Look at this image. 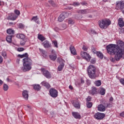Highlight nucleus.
Returning a JSON list of instances; mask_svg holds the SVG:
<instances>
[{
  "label": "nucleus",
  "instance_id": "46",
  "mask_svg": "<svg viewBox=\"0 0 124 124\" xmlns=\"http://www.w3.org/2000/svg\"><path fill=\"white\" fill-rule=\"evenodd\" d=\"M82 16L80 15H78L76 16V19H78L80 20V19H82Z\"/></svg>",
  "mask_w": 124,
  "mask_h": 124
},
{
  "label": "nucleus",
  "instance_id": "7",
  "mask_svg": "<svg viewBox=\"0 0 124 124\" xmlns=\"http://www.w3.org/2000/svg\"><path fill=\"white\" fill-rule=\"evenodd\" d=\"M49 93L52 97L56 98L58 96V91L54 88L50 89Z\"/></svg>",
  "mask_w": 124,
  "mask_h": 124
},
{
  "label": "nucleus",
  "instance_id": "53",
  "mask_svg": "<svg viewBox=\"0 0 124 124\" xmlns=\"http://www.w3.org/2000/svg\"><path fill=\"white\" fill-rule=\"evenodd\" d=\"M54 31H60V29L58 27H55L54 28Z\"/></svg>",
  "mask_w": 124,
  "mask_h": 124
},
{
  "label": "nucleus",
  "instance_id": "29",
  "mask_svg": "<svg viewBox=\"0 0 124 124\" xmlns=\"http://www.w3.org/2000/svg\"><path fill=\"white\" fill-rule=\"evenodd\" d=\"M7 33L8 34H14V30L11 29H9L7 30Z\"/></svg>",
  "mask_w": 124,
  "mask_h": 124
},
{
  "label": "nucleus",
  "instance_id": "10",
  "mask_svg": "<svg viewBox=\"0 0 124 124\" xmlns=\"http://www.w3.org/2000/svg\"><path fill=\"white\" fill-rule=\"evenodd\" d=\"M50 60L55 61L57 59V55H56V51L53 49L51 51V54L49 56Z\"/></svg>",
  "mask_w": 124,
  "mask_h": 124
},
{
  "label": "nucleus",
  "instance_id": "27",
  "mask_svg": "<svg viewBox=\"0 0 124 124\" xmlns=\"http://www.w3.org/2000/svg\"><path fill=\"white\" fill-rule=\"evenodd\" d=\"M38 39H39V40H41V41L42 42L44 41V40L46 39L45 37H44V36H43V35L41 34L38 35Z\"/></svg>",
  "mask_w": 124,
  "mask_h": 124
},
{
  "label": "nucleus",
  "instance_id": "38",
  "mask_svg": "<svg viewBox=\"0 0 124 124\" xmlns=\"http://www.w3.org/2000/svg\"><path fill=\"white\" fill-rule=\"evenodd\" d=\"M8 85H7V84H5L3 85V89L4 90V91H7V90H8Z\"/></svg>",
  "mask_w": 124,
  "mask_h": 124
},
{
  "label": "nucleus",
  "instance_id": "40",
  "mask_svg": "<svg viewBox=\"0 0 124 124\" xmlns=\"http://www.w3.org/2000/svg\"><path fill=\"white\" fill-rule=\"evenodd\" d=\"M1 56H2L4 59H6V52L5 51H2L1 52Z\"/></svg>",
  "mask_w": 124,
  "mask_h": 124
},
{
  "label": "nucleus",
  "instance_id": "48",
  "mask_svg": "<svg viewBox=\"0 0 124 124\" xmlns=\"http://www.w3.org/2000/svg\"><path fill=\"white\" fill-rule=\"evenodd\" d=\"M91 100H92V97L89 96L87 98V99H86V101H87V102H89L91 101Z\"/></svg>",
  "mask_w": 124,
  "mask_h": 124
},
{
  "label": "nucleus",
  "instance_id": "44",
  "mask_svg": "<svg viewBox=\"0 0 124 124\" xmlns=\"http://www.w3.org/2000/svg\"><path fill=\"white\" fill-rule=\"evenodd\" d=\"M49 117L50 118H53V117H55V113H54V112L53 111L50 112Z\"/></svg>",
  "mask_w": 124,
  "mask_h": 124
},
{
  "label": "nucleus",
  "instance_id": "3",
  "mask_svg": "<svg viewBox=\"0 0 124 124\" xmlns=\"http://www.w3.org/2000/svg\"><path fill=\"white\" fill-rule=\"evenodd\" d=\"M87 72L89 78L95 79L97 77L96 75V68L93 65H90L87 68Z\"/></svg>",
  "mask_w": 124,
  "mask_h": 124
},
{
  "label": "nucleus",
  "instance_id": "55",
  "mask_svg": "<svg viewBox=\"0 0 124 124\" xmlns=\"http://www.w3.org/2000/svg\"><path fill=\"white\" fill-rule=\"evenodd\" d=\"M121 117H123L124 118V112H122L121 113H120Z\"/></svg>",
  "mask_w": 124,
  "mask_h": 124
},
{
  "label": "nucleus",
  "instance_id": "58",
  "mask_svg": "<svg viewBox=\"0 0 124 124\" xmlns=\"http://www.w3.org/2000/svg\"><path fill=\"white\" fill-rule=\"evenodd\" d=\"M114 100V99L113 98V97H111L109 98V101H113Z\"/></svg>",
  "mask_w": 124,
  "mask_h": 124
},
{
  "label": "nucleus",
  "instance_id": "12",
  "mask_svg": "<svg viewBox=\"0 0 124 124\" xmlns=\"http://www.w3.org/2000/svg\"><path fill=\"white\" fill-rule=\"evenodd\" d=\"M43 45L45 48H51L52 45L48 41H45L43 43Z\"/></svg>",
  "mask_w": 124,
  "mask_h": 124
},
{
  "label": "nucleus",
  "instance_id": "42",
  "mask_svg": "<svg viewBox=\"0 0 124 124\" xmlns=\"http://www.w3.org/2000/svg\"><path fill=\"white\" fill-rule=\"evenodd\" d=\"M52 43H53L55 47H56V48H58V42H57V41H53Z\"/></svg>",
  "mask_w": 124,
  "mask_h": 124
},
{
  "label": "nucleus",
  "instance_id": "19",
  "mask_svg": "<svg viewBox=\"0 0 124 124\" xmlns=\"http://www.w3.org/2000/svg\"><path fill=\"white\" fill-rule=\"evenodd\" d=\"M8 20H12V21H15L16 20V16L14 14H12V15L9 16L7 17Z\"/></svg>",
  "mask_w": 124,
  "mask_h": 124
},
{
  "label": "nucleus",
  "instance_id": "5",
  "mask_svg": "<svg viewBox=\"0 0 124 124\" xmlns=\"http://www.w3.org/2000/svg\"><path fill=\"white\" fill-rule=\"evenodd\" d=\"M80 56L83 59L86 60L87 62H90V61H91V56H90V54L87 53V52L81 51L80 52Z\"/></svg>",
  "mask_w": 124,
  "mask_h": 124
},
{
  "label": "nucleus",
  "instance_id": "17",
  "mask_svg": "<svg viewBox=\"0 0 124 124\" xmlns=\"http://www.w3.org/2000/svg\"><path fill=\"white\" fill-rule=\"evenodd\" d=\"M74 106L77 109H80V107H81V103L78 101H76L74 103Z\"/></svg>",
  "mask_w": 124,
  "mask_h": 124
},
{
  "label": "nucleus",
  "instance_id": "52",
  "mask_svg": "<svg viewBox=\"0 0 124 124\" xmlns=\"http://www.w3.org/2000/svg\"><path fill=\"white\" fill-rule=\"evenodd\" d=\"M61 61H62V59H61V58H58L57 59V62H59V63H61Z\"/></svg>",
  "mask_w": 124,
  "mask_h": 124
},
{
  "label": "nucleus",
  "instance_id": "28",
  "mask_svg": "<svg viewBox=\"0 0 124 124\" xmlns=\"http://www.w3.org/2000/svg\"><path fill=\"white\" fill-rule=\"evenodd\" d=\"M96 55H97V57L100 58V59H103V54H102V53L99 51H97V52H96Z\"/></svg>",
  "mask_w": 124,
  "mask_h": 124
},
{
  "label": "nucleus",
  "instance_id": "37",
  "mask_svg": "<svg viewBox=\"0 0 124 124\" xmlns=\"http://www.w3.org/2000/svg\"><path fill=\"white\" fill-rule=\"evenodd\" d=\"M38 20V18H37V16H33L31 19L32 21H33L34 22H35L36 23H37Z\"/></svg>",
  "mask_w": 124,
  "mask_h": 124
},
{
  "label": "nucleus",
  "instance_id": "54",
  "mask_svg": "<svg viewBox=\"0 0 124 124\" xmlns=\"http://www.w3.org/2000/svg\"><path fill=\"white\" fill-rule=\"evenodd\" d=\"M91 63H95V60H94V59H92L91 61Z\"/></svg>",
  "mask_w": 124,
  "mask_h": 124
},
{
  "label": "nucleus",
  "instance_id": "50",
  "mask_svg": "<svg viewBox=\"0 0 124 124\" xmlns=\"http://www.w3.org/2000/svg\"><path fill=\"white\" fill-rule=\"evenodd\" d=\"M82 49L83 51H87L88 50V47L85 46H83L82 47Z\"/></svg>",
  "mask_w": 124,
  "mask_h": 124
},
{
  "label": "nucleus",
  "instance_id": "59",
  "mask_svg": "<svg viewBox=\"0 0 124 124\" xmlns=\"http://www.w3.org/2000/svg\"><path fill=\"white\" fill-rule=\"evenodd\" d=\"M69 89H70V90H73V87H72V86L70 85L69 86Z\"/></svg>",
  "mask_w": 124,
  "mask_h": 124
},
{
  "label": "nucleus",
  "instance_id": "63",
  "mask_svg": "<svg viewBox=\"0 0 124 124\" xmlns=\"http://www.w3.org/2000/svg\"><path fill=\"white\" fill-rule=\"evenodd\" d=\"M43 111H44V112H46L45 108H44V109H43Z\"/></svg>",
  "mask_w": 124,
  "mask_h": 124
},
{
  "label": "nucleus",
  "instance_id": "26",
  "mask_svg": "<svg viewBox=\"0 0 124 124\" xmlns=\"http://www.w3.org/2000/svg\"><path fill=\"white\" fill-rule=\"evenodd\" d=\"M33 88L34 90H36V91H40V89H41V87H40L39 84H35L34 85Z\"/></svg>",
  "mask_w": 124,
  "mask_h": 124
},
{
  "label": "nucleus",
  "instance_id": "22",
  "mask_svg": "<svg viewBox=\"0 0 124 124\" xmlns=\"http://www.w3.org/2000/svg\"><path fill=\"white\" fill-rule=\"evenodd\" d=\"M16 37L19 39L24 40L26 38V36L23 34H17Z\"/></svg>",
  "mask_w": 124,
  "mask_h": 124
},
{
  "label": "nucleus",
  "instance_id": "43",
  "mask_svg": "<svg viewBox=\"0 0 124 124\" xmlns=\"http://www.w3.org/2000/svg\"><path fill=\"white\" fill-rule=\"evenodd\" d=\"M73 5H74V6H79V5H80V3L78 2H75L73 3Z\"/></svg>",
  "mask_w": 124,
  "mask_h": 124
},
{
  "label": "nucleus",
  "instance_id": "36",
  "mask_svg": "<svg viewBox=\"0 0 124 124\" xmlns=\"http://www.w3.org/2000/svg\"><path fill=\"white\" fill-rule=\"evenodd\" d=\"M68 24H69L70 25H73V24H74V20H73L71 18H69L68 20Z\"/></svg>",
  "mask_w": 124,
  "mask_h": 124
},
{
  "label": "nucleus",
  "instance_id": "45",
  "mask_svg": "<svg viewBox=\"0 0 124 124\" xmlns=\"http://www.w3.org/2000/svg\"><path fill=\"white\" fill-rule=\"evenodd\" d=\"M25 50V49L23 47H18L17 48V51L18 52H23V51H24Z\"/></svg>",
  "mask_w": 124,
  "mask_h": 124
},
{
  "label": "nucleus",
  "instance_id": "24",
  "mask_svg": "<svg viewBox=\"0 0 124 124\" xmlns=\"http://www.w3.org/2000/svg\"><path fill=\"white\" fill-rule=\"evenodd\" d=\"M88 9L79 10L78 11V13H79L80 14H86V13H88Z\"/></svg>",
  "mask_w": 124,
  "mask_h": 124
},
{
  "label": "nucleus",
  "instance_id": "47",
  "mask_svg": "<svg viewBox=\"0 0 124 124\" xmlns=\"http://www.w3.org/2000/svg\"><path fill=\"white\" fill-rule=\"evenodd\" d=\"M90 34H95V33H96V32H95V31L93 30H91L90 31Z\"/></svg>",
  "mask_w": 124,
  "mask_h": 124
},
{
  "label": "nucleus",
  "instance_id": "60",
  "mask_svg": "<svg viewBox=\"0 0 124 124\" xmlns=\"http://www.w3.org/2000/svg\"><path fill=\"white\" fill-rule=\"evenodd\" d=\"M93 53H94V54H96V52H97V51H96V50H94V49H93L92 50Z\"/></svg>",
  "mask_w": 124,
  "mask_h": 124
},
{
  "label": "nucleus",
  "instance_id": "39",
  "mask_svg": "<svg viewBox=\"0 0 124 124\" xmlns=\"http://www.w3.org/2000/svg\"><path fill=\"white\" fill-rule=\"evenodd\" d=\"M20 44L21 46H24V45H25V44H26V40L24 39L22 40V41H21Z\"/></svg>",
  "mask_w": 124,
  "mask_h": 124
},
{
  "label": "nucleus",
  "instance_id": "35",
  "mask_svg": "<svg viewBox=\"0 0 124 124\" xmlns=\"http://www.w3.org/2000/svg\"><path fill=\"white\" fill-rule=\"evenodd\" d=\"M17 26H18V29H23L25 28V25L22 23L18 24Z\"/></svg>",
  "mask_w": 124,
  "mask_h": 124
},
{
  "label": "nucleus",
  "instance_id": "1",
  "mask_svg": "<svg viewBox=\"0 0 124 124\" xmlns=\"http://www.w3.org/2000/svg\"><path fill=\"white\" fill-rule=\"evenodd\" d=\"M108 53L109 55H115V61H120L124 55V43L122 41H117V45L109 44L107 46Z\"/></svg>",
  "mask_w": 124,
  "mask_h": 124
},
{
  "label": "nucleus",
  "instance_id": "2",
  "mask_svg": "<svg viewBox=\"0 0 124 124\" xmlns=\"http://www.w3.org/2000/svg\"><path fill=\"white\" fill-rule=\"evenodd\" d=\"M18 57H20L21 59L24 58L22 60L23 67L21 69L24 72L26 71H30L31 69V65H32V60L29 58V54L28 53H25L22 55H18Z\"/></svg>",
  "mask_w": 124,
  "mask_h": 124
},
{
  "label": "nucleus",
  "instance_id": "62",
  "mask_svg": "<svg viewBox=\"0 0 124 124\" xmlns=\"http://www.w3.org/2000/svg\"><path fill=\"white\" fill-rule=\"evenodd\" d=\"M103 1H104L105 2H106V1H108V0H103Z\"/></svg>",
  "mask_w": 124,
  "mask_h": 124
},
{
  "label": "nucleus",
  "instance_id": "6",
  "mask_svg": "<svg viewBox=\"0 0 124 124\" xmlns=\"http://www.w3.org/2000/svg\"><path fill=\"white\" fill-rule=\"evenodd\" d=\"M104 105L100 104L98 105V110L100 112H104L106 110V108H107L109 106V104H104Z\"/></svg>",
  "mask_w": 124,
  "mask_h": 124
},
{
  "label": "nucleus",
  "instance_id": "4",
  "mask_svg": "<svg viewBox=\"0 0 124 124\" xmlns=\"http://www.w3.org/2000/svg\"><path fill=\"white\" fill-rule=\"evenodd\" d=\"M98 24L101 29H107L108 26L111 25V21L109 19H103L101 21H98Z\"/></svg>",
  "mask_w": 124,
  "mask_h": 124
},
{
  "label": "nucleus",
  "instance_id": "33",
  "mask_svg": "<svg viewBox=\"0 0 124 124\" xmlns=\"http://www.w3.org/2000/svg\"><path fill=\"white\" fill-rule=\"evenodd\" d=\"M87 108H92L93 107V103L87 102L86 103Z\"/></svg>",
  "mask_w": 124,
  "mask_h": 124
},
{
  "label": "nucleus",
  "instance_id": "20",
  "mask_svg": "<svg viewBox=\"0 0 124 124\" xmlns=\"http://www.w3.org/2000/svg\"><path fill=\"white\" fill-rule=\"evenodd\" d=\"M48 3H49V4H50L51 6H53V7H58V4L54 2L53 0H48Z\"/></svg>",
  "mask_w": 124,
  "mask_h": 124
},
{
  "label": "nucleus",
  "instance_id": "13",
  "mask_svg": "<svg viewBox=\"0 0 124 124\" xmlns=\"http://www.w3.org/2000/svg\"><path fill=\"white\" fill-rule=\"evenodd\" d=\"M117 5L120 6L122 13L124 14V1L119 2L118 3H117Z\"/></svg>",
  "mask_w": 124,
  "mask_h": 124
},
{
  "label": "nucleus",
  "instance_id": "9",
  "mask_svg": "<svg viewBox=\"0 0 124 124\" xmlns=\"http://www.w3.org/2000/svg\"><path fill=\"white\" fill-rule=\"evenodd\" d=\"M105 117V114L100 112L96 113L94 114V118L96 120H102Z\"/></svg>",
  "mask_w": 124,
  "mask_h": 124
},
{
  "label": "nucleus",
  "instance_id": "25",
  "mask_svg": "<svg viewBox=\"0 0 124 124\" xmlns=\"http://www.w3.org/2000/svg\"><path fill=\"white\" fill-rule=\"evenodd\" d=\"M13 36L12 35H8L6 37V41L8 42V43H11V42L12 41V37Z\"/></svg>",
  "mask_w": 124,
  "mask_h": 124
},
{
  "label": "nucleus",
  "instance_id": "32",
  "mask_svg": "<svg viewBox=\"0 0 124 124\" xmlns=\"http://www.w3.org/2000/svg\"><path fill=\"white\" fill-rule=\"evenodd\" d=\"M94 84L95 85H96L97 87H99L100 86H101V80L96 81H95Z\"/></svg>",
  "mask_w": 124,
  "mask_h": 124
},
{
  "label": "nucleus",
  "instance_id": "34",
  "mask_svg": "<svg viewBox=\"0 0 124 124\" xmlns=\"http://www.w3.org/2000/svg\"><path fill=\"white\" fill-rule=\"evenodd\" d=\"M105 91H106L105 89H104V88L101 89L100 91V93L101 95H104V94H105Z\"/></svg>",
  "mask_w": 124,
  "mask_h": 124
},
{
  "label": "nucleus",
  "instance_id": "61",
  "mask_svg": "<svg viewBox=\"0 0 124 124\" xmlns=\"http://www.w3.org/2000/svg\"><path fill=\"white\" fill-rule=\"evenodd\" d=\"M73 8L71 7H68V9H69V10H71V9H73Z\"/></svg>",
  "mask_w": 124,
  "mask_h": 124
},
{
  "label": "nucleus",
  "instance_id": "23",
  "mask_svg": "<svg viewBox=\"0 0 124 124\" xmlns=\"http://www.w3.org/2000/svg\"><path fill=\"white\" fill-rule=\"evenodd\" d=\"M39 51L42 54V56L45 58L47 57V52L46 51L43 50V49L39 48Z\"/></svg>",
  "mask_w": 124,
  "mask_h": 124
},
{
  "label": "nucleus",
  "instance_id": "57",
  "mask_svg": "<svg viewBox=\"0 0 124 124\" xmlns=\"http://www.w3.org/2000/svg\"><path fill=\"white\" fill-rule=\"evenodd\" d=\"M2 84H3V81H2V80L0 79V86H1V85H2Z\"/></svg>",
  "mask_w": 124,
  "mask_h": 124
},
{
  "label": "nucleus",
  "instance_id": "56",
  "mask_svg": "<svg viewBox=\"0 0 124 124\" xmlns=\"http://www.w3.org/2000/svg\"><path fill=\"white\" fill-rule=\"evenodd\" d=\"M84 83H85V81L83 80V78H81L80 81V84H84Z\"/></svg>",
  "mask_w": 124,
  "mask_h": 124
},
{
  "label": "nucleus",
  "instance_id": "8",
  "mask_svg": "<svg viewBox=\"0 0 124 124\" xmlns=\"http://www.w3.org/2000/svg\"><path fill=\"white\" fill-rule=\"evenodd\" d=\"M41 71L42 72H43V75L45 77H46V78H47V79H50L51 78V74H50V72H49V71L44 68L41 69Z\"/></svg>",
  "mask_w": 124,
  "mask_h": 124
},
{
  "label": "nucleus",
  "instance_id": "15",
  "mask_svg": "<svg viewBox=\"0 0 124 124\" xmlns=\"http://www.w3.org/2000/svg\"><path fill=\"white\" fill-rule=\"evenodd\" d=\"M65 19V15L64 14H61L58 17L59 22H62Z\"/></svg>",
  "mask_w": 124,
  "mask_h": 124
},
{
  "label": "nucleus",
  "instance_id": "14",
  "mask_svg": "<svg viewBox=\"0 0 124 124\" xmlns=\"http://www.w3.org/2000/svg\"><path fill=\"white\" fill-rule=\"evenodd\" d=\"M69 49L72 55H77V52H76V49H75V47H74V46H70Z\"/></svg>",
  "mask_w": 124,
  "mask_h": 124
},
{
  "label": "nucleus",
  "instance_id": "16",
  "mask_svg": "<svg viewBox=\"0 0 124 124\" xmlns=\"http://www.w3.org/2000/svg\"><path fill=\"white\" fill-rule=\"evenodd\" d=\"M72 115L75 119H81V115L78 112H73Z\"/></svg>",
  "mask_w": 124,
  "mask_h": 124
},
{
  "label": "nucleus",
  "instance_id": "64",
  "mask_svg": "<svg viewBox=\"0 0 124 124\" xmlns=\"http://www.w3.org/2000/svg\"><path fill=\"white\" fill-rule=\"evenodd\" d=\"M78 86H80L81 85V83H78Z\"/></svg>",
  "mask_w": 124,
  "mask_h": 124
},
{
  "label": "nucleus",
  "instance_id": "41",
  "mask_svg": "<svg viewBox=\"0 0 124 124\" xmlns=\"http://www.w3.org/2000/svg\"><path fill=\"white\" fill-rule=\"evenodd\" d=\"M20 14H21V12H20V11L16 10V18H18V16H20Z\"/></svg>",
  "mask_w": 124,
  "mask_h": 124
},
{
  "label": "nucleus",
  "instance_id": "30",
  "mask_svg": "<svg viewBox=\"0 0 124 124\" xmlns=\"http://www.w3.org/2000/svg\"><path fill=\"white\" fill-rule=\"evenodd\" d=\"M91 93L92 94H95L96 93V88L94 87H93L91 90Z\"/></svg>",
  "mask_w": 124,
  "mask_h": 124
},
{
  "label": "nucleus",
  "instance_id": "21",
  "mask_svg": "<svg viewBox=\"0 0 124 124\" xmlns=\"http://www.w3.org/2000/svg\"><path fill=\"white\" fill-rule=\"evenodd\" d=\"M42 84L43 86H44V87H46V89H49V88L51 87V86L49 85V83H48V82L45 81L42 82Z\"/></svg>",
  "mask_w": 124,
  "mask_h": 124
},
{
  "label": "nucleus",
  "instance_id": "51",
  "mask_svg": "<svg viewBox=\"0 0 124 124\" xmlns=\"http://www.w3.org/2000/svg\"><path fill=\"white\" fill-rule=\"evenodd\" d=\"M3 62V58L1 56H0V63H1Z\"/></svg>",
  "mask_w": 124,
  "mask_h": 124
},
{
  "label": "nucleus",
  "instance_id": "18",
  "mask_svg": "<svg viewBox=\"0 0 124 124\" xmlns=\"http://www.w3.org/2000/svg\"><path fill=\"white\" fill-rule=\"evenodd\" d=\"M118 25L120 28H123L124 26V22L123 18H119Z\"/></svg>",
  "mask_w": 124,
  "mask_h": 124
},
{
  "label": "nucleus",
  "instance_id": "31",
  "mask_svg": "<svg viewBox=\"0 0 124 124\" xmlns=\"http://www.w3.org/2000/svg\"><path fill=\"white\" fill-rule=\"evenodd\" d=\"M63 66H64V64H63V63L60 65L58 67V71H62V69L63 68Z\"/></svg>",
  "mask_w": 124,
  "mask_h": 124
},
{
  "label": "nucleus",
  "instance_id": "49",
  "mask_svg": "<svg viewBox=\"0 0 124 124\" xmlns=\"http://www.w3.org/2000/svg\"><path fill=\"white\" fill-rule=\"evenodd\" d=\"M120 82L122 85H124V78H121L120 79Z\"/></svg>",
  "mask_w": 124,
  "mask_h": 124
},
{
  "label": "nucleus",
  "instance_id": "11",
  "mask_svg": "<svg viewBox=\"0 0 124 124\" xmlns=\"http://www.w3.org/2000/svg\"><path fill=\"white\" fill-rule=\"evenodd\" d=\"M22 96L25 100H28L29 99V92L27 90H24L22 92Z\"/></svg>",
  "mask_w": 124,
  "mask_h": 124
}]
</instances>
